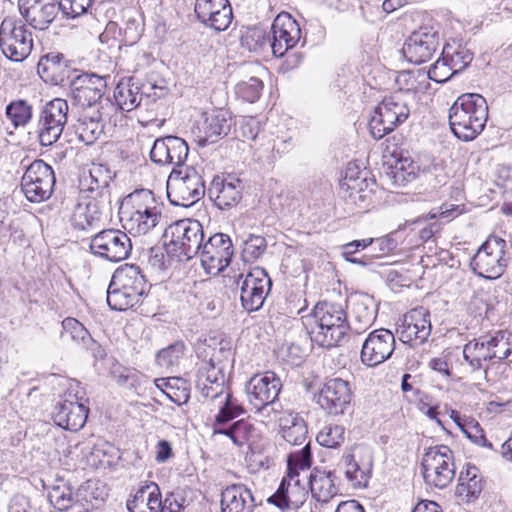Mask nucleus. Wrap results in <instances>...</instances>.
Listing matches in <instances>:
<instances>
[{"mask_svg": "<svg viewBox=\"0 0 512 512\" xmlns=\"http://www.w3.org/2000/svg\"><path fill=\"white\" fill-rule=\"evenodd\" d=\"M487 120L486 99L477 93L462 94L449 109L451 131L465 142L474 140L484 130Z\"/></svg>", "mask_w": 512, "mask_h": 512, "instance_id": "f257e3e1", "label": "nucleus"}, {"mask_svg": "<svg viewBox=\"0 0 512 512\" xmlns=\"http://www.w3.org/2000/svg\"><path fill=\"white\" fill-rule=\"evenodd\" d=\"M512 352L510 334L497 331L468 341L463 347V359L471 372L482 370L488 381L490 366L501 363Z\"/></svg>", "mask_w": 512, "mask_h": 512, "instance_id": "f03ea898", "label": "nucleus"}, {"mask_svg": "<svg viewBox=\"0 0 512 512\" xmlns=\"http://www.w3.org/2000/svg\"><path fill=\"white\" fill-rule=\"evenodd\" d=\"M131 209L123 213L124 228L137 235H145L162 220V204L147 189L136 190L128 196Z\"/></svg>", "mask_w": 512, "mask_h": 512, "instance_id": "7ed1b4c3", "label": "nucleus"}, {"mask_svg": "<svg viewBox=\"0 0 512 512\" xmlns=\"http://www.w3.org/2000/svg\"><path fill=\"white\" fill-rule=\"evenodd\" d=\"M167 253L179 261L190 260L198 255L204 242L202 224L194 219H182L169 225L164 233Z\"/></svg>", "mask_w": 512, "mask_h": 512, "instance_id": "20e7f679", "label": "nucleus"}, {"mask_svg": "<svg viewBox=\"0 0 512 512\" xmlns=\"http://www.w3.org/2000/svg\"><path fill=\"white\" fill-rule=\"evenodd\" d=\"M206 192L202 174L195 167L173 168L167 180V197L174 206L189 207Z\"/></svg>", "mask_w": 512, "mask_h": 512, "instance_id": "39448f33", "label": "nucleus"}, {"mask_svg": "<svg viewBox=\"0 0 512 512\" xmlns=\"http://www.w3.org/2000/svg\"><path fill=\"white\" fill-rule=\"evenodd\" d=\"M0 50L10 61L20 63L28 58L33 50V34L26 23L8 15L0 23Z\"/></svg>", "mask_w": 512, "mask_h": 512, "instance_id": "423d86ee", "label": "nucleus"}, {"mask_svg": "<svg viewBox=\"0 0 512 512\" xmlns=\"http://www.w3.org/2000/svg\"><path fill=\"white\" fill-rule=\"evenodd\" d=\"M410 114L407 101L400 93L385 97L374 109L369 129L374 139H381L407 120Z\"/></svg>", "mask_w": 512, "mask_h": 512, "instance_id": "0eeeda50", "label": "nucleus"}, {"mask_svg": "<svg viewBox=\"0 0 512 512\" xmlns=\"http://www.w3.org/2000/svg\"><path fill=\"white\" fill-rule=\"evenodd\" d=\"M505 247L504 239L497 236L488 237L472 258L471 267L474 272L487 279L499 278L507 266Z\"/></svg>", "mask_w": 512, "mask_h": 512, "instance_id": "6e6552de", "label": "nucleus"}, {"mask_svg": "<svg viewBox=\"0 0 512 512\" xmlns=\"http://www.w3.org/2000/svg\"><path fill=\"white\" fill-rule=\"evenodd\" d=\"M121 115L115 105L105 99L93 115H83L74 124V131L78 139L86 145L93 144L107 127H115Z\"/></svg>", "mask_w": 512, "mask_h": 512, "instance_id": "1a4fd4ad", "label": "nucleus"}, {"mask_svg": "<svg viewBox=\"0 0 512 512\" xmlns=\"http://www.w3.org/2000/svg\"><path fill=\"white\" fill-rule=\"evenodd\" d=\"M91 252L107 261L120 262L127 259L132 251L129 236L119 229H104L91 237Z\"/></svg>", "mask_w": 512, "mask_h": 512, "instance_id": "9d476101", "label": "nucleus"}, {"mask_svg": "<svg viewBox=\"0 0 512 512\" xmlns=\"http://www.w3.org/2000/svg\"><path fill=\"white\" fill-rule=\"evenodd\" d=\"M55 185L54 171L43 160H34L22 177L21 187L30 202L48 199Z\"/></svg>", "mask_w": 512, "mask_h": 512, "instance_id": "9b49d317", "label": "nucleus"}, {"mask_svg": "<svg viewBox=\"0 0 512 512\" xmlns=\"http://www.w3.org/2000/svg\"><path fill=\"white\" fill-rule=\"evenodd\" d=\"M66 100L55 98L43 107L38 120V137L42 146L54 144L62 135L68 120Z\"/></svg>", "mask_w": 512, "mask_h": 512, "instance_id": "f8f14e48", "label": "nucleus"}, {"mask_svg": "<svg viewBox=\"0 0 512 512\" xmlns=\"http://www.w3.org/2000/svg\"><path fill=\"white\" fill-rule=\"evenodd\" d=\"M241 305L247 312L262 308L271 289L272 281L262 268H255L245 276L239 275Z\"/></svg>", "mask_w": 512, "mask_h": 512, "instance_id": "ddd939ff", "label": "nucleus"}, {"mask_svg": "<svg viewBox=\"0 0 512 512\" xmlns=\"http://www.w3.org/2000/svg\"><path fill=\"white\" fill-rule=\"evenodd\" d=\"M198 255L205 272L216 276L229 265L233 256V245L228 235L216 233L203 242Z\"/></svg>", "mask_w": 512, "mask_h": 512, "instance_id": "4468645a", "label": "nucleus"}, {"mask_svg": "<svg viewBox=\"0 0 512 512\" xmlns=\"http://www.w3.org/2000/svg\"><path fill=\"white\" fill-rule=\"evenodd\" d=\"M106 78L88 72L77 75L70 83L72 104L80 108L105 104V101L102 102V98L107 88Z\"/></svg>", "mask_w": 512, "mask_h": 512, "instance_id": "2eb2a0df", "label": "nucleus"}, {"mask_svg": "<svg viewBox=\"0 0 512 512\" xmlns=\"http://www.w3.org/2000/svg\"><path fill=\"white\" fill-rule=\"evenodd\" d=\"M439 44L438 31L433 27L421 26L406 39L402 52L410 63L421 64L432 58Z\"/></svg>", "mask_w": 512, "mask_h": 512, "instance_id": "dca6fc26", "label": "nucleus"}, {"mask_svg": "<svg viewBox=\"0 0 512 512\" xmlns=\"http://www.w3.org/2000/svg\"><path fill=\"white\" fill-rule=\"evenodd\" d=\"M282 388L280 378L272 371L254 375L246 385L249 402L257 411L274 404Z\"/></svg>", "mask_w": 512, "mask_h": 512, "instance_id": "f3484780", "label": "nucleus"}, {"mask_svg": "<svg viewBox=\"0 0 512 512\" xmlns=\"http://www.w3.org/2000/svg\"><path fill=\"white\" fill-rule=\"evenodd\" d=\"M272 39L270 48L275 57H283L293 49L301 39V29L298 22L286 12L278 14L271 26Z\"/></svg>", "mask_w": 512, "mask_h": 512, "instance_id": "a211bd4d", "label": "nucleus"}, {"mask_svg": "<svg viewBox=\"0 0 512 512\" xmlns=\"http://www.w3.org/2000/svg\"><path fill=\"white\" fill-rule=\"evenodd\" d=\"M431 331L430 312L423 307L407 312L396 330L399 340L412 347L423 344Z\"/></svg>", "mask_w": 512, "mask_h": 512, "instance_id": "6ab92c4d", "label": "nucleus"}, {"mask_svg": "<svg viewBox=\"0 0 512 512\" xmlns=\"http://www.w3.org/2000/svg\"><path fill=\"white\" fill-rule=\"evenodd\" d=\"M395 346V336L391 331L384 328L376 329L368 335L362 345L361 361L368 367H375L392 356Z\"/></svg>", "mask_w": 512, "mask_h": 512, "instance_id": "aec40b11", "label": "nucleus"}, {"mask_svg": "<svg viewBox=\"0 0 512 512\" xmlns=\"http://www.w3.org/2000/svg\"><path fill=\"white\" fill-rule=\"evenodd\" d=\"M194 12L201 24L217 32L225 31L233 19L229 0H196Z\"/></svg>", "mask_w": 512, "mask_h": 512, "instance_id": "412c9836", "label": "nucleus"}, {"mask_svg": "<svg viewBox=\"0 0 512 512\" xmlns=\"http://www.w3.org/2000/svg\"><path fill=\"white\" fill-rule=\"evenodd\" d=\"M352 398L350 383L342 378H331L323 384L317 402L331 415H340L349 407Z\"/></svg>", "mask_w": 512, "mask_h": 512, "instance_id": "4be33fe9", "label": "nucleus"}, {"mask_svg": "<svg viewBox=\"0 0 512 512\" xmlns=\"http://www.w3.org/2000/svg\"><path fill=\"white\" fill-rule=\"evenodd\" d=\"M21 16L36 30H47L57 18L60 7L58 0H19Z\"/></svg>", "mask_w": 512, "mask_h": 512, "instance_id": "5701e85b", "label": "nucleus"}, {"mask_svg": "<svg viewBox=\"0 0 512 512\" xmlns=\"http://www.w3.org/2000/svg\"><path fill=\"white\" fill-rule=\"evenodd\" d=\"M189 153L186 141L177 136L158 138L150 151L151 160L158 165H174V168H182Z\"/></svg>", "mask_w": 512, "mask_h": 512, "instance_id": "b1692460", "label": "nucleus"}, {"mask_svg": "<svg viewBox=\"0 0 512 512\" xmlns=\"http://www.w3.org/2000/svg\"><path fill=\"white\" fill-rule=\"evenodd\" d=\"M195 383L201 396L210 402L223 396L228 389L222 368L216 365L213 357L199 366Z\"/></svg>", "mask_w": 512, "mask_h": 512, "instance_id": "393cba45", "label": "nucleus"}, {"mask_svg": "<svg viewBox=\"0 0 512 512\" xmlns=\"http://www.w3.org/2000/svg\"><path fill=\"white\" fill-rule=\"evenodd\" d=\"M243 184L236 177L228 176L213 178L209 188V198L221 210L230 209L236 206L242 199Z\"/></svg>", "mask_w": 512, "mask_h": 512, "instance_id": "a878e982", "label": "nucleus"}, {"mask_svg": "<svg viewBox=\"0 0 512 512\" xmlns=\"http://www.w3.org/2000/svg\"><path fill=\"white\" fill-rule=\"evenodd\" d=\"M369 175L368 170H361L357 164L348 163L340 188L349 193V198L354 203H357V200L365 202L375 186V180Z\"/></svg>", "mask_w": 512, "mask_h": 512, "instance_id": "bb28decb", "label": "nucleus"}, {"mask_svg": "<svg viewBox=\"0 0 512 512\" xmlns=\"http://www.w3.org/2000/svg\"><path fill=\"white\" fill-rule=\"evenodd\" d=\"M232 125V118L227 110L215 109L202 114V121L198 129L201 133L199 144L204 146L215 143L228 135Z\"/></svg>", "mask_w": 512, "mask_h": 512, "instance_id": "cd10ccee", "label": "nucleus"}, {"mask_svg": "<svg viewBox=\"0 0 512 512\" xmlns=\"http://www.w3.org/2000/svg\"><path fill=\"white\" fill-rule=\"evenodd\" d=\"M105 203V199L81 194L71 216L73 227L83 231L96 227L101 222Z\"/></svg>", "mask_w": 512, "mask_h": 512, "instance_id": "c85d7f7f", "label": "nucleus"}, {"mask_svg": "<svg viewBox=\"0 0 512 512\" xmlns=\"http://www.w3.org/2000/svg\"><path fill=\"white\" fill-rule=\"evenodd\" d=\"M89 409L84 402L64 399L55 405L52 413L54 423L66 430L78 431L87 420Z\"/></svg>", "mask_w": 512, "mask_h": 512, "instance_id": "c756f323", "label": "nucleus"}, {"mask_svg": "<svg viewBox=\"0 0 512 512\" xmlns=\"http://www.w3.org/2000/svg\"><path fill=\"white\" fill-rule=\"evenodd\" d=\"M342 464L349 480L368 479L373 469L372 451L367 446H355L351 453L343 456Z\"/></svg>", "mask_w": 512, "mask_h": 512, "instance_id": "7c9ffc66", "label": "nucleus"}, {"mask_svg": "<svg viewBox=\"0 0 512 512\" xmlns=\"http://www.w3.org/2000/svg\"><path fill=\"white\" fill-rule=\"evenodd\" d=\"M112 178L113 174L106 165L92 163L88 174H84L80 180V194L106 200Z\"/></svg>", "mask_w": 512, "mask_h": 512, "instance_id": "2f4dec72", "label": "nucleus"}, {"mask_svg": "<svg viewBox=\"0 0 512 512\" xmlns=\"http://www.w3.org/2000/svg\"><path fill=\"white\" fill-rule=\"evenodd\" d=\"M254 502L250 489L233 483L221 493V512H250Z\"/></svg>", "mask_w": 512, "mask_h": 512, "instance_id": "473e14b6", "label": "nucleus"}, {"mask_svg": "<svg viewBox=\"0 0 512 512\" xmlns=\"http://www.w3.org/2000/svg\"><path fill=\"white\" fill-rule=\"evenodd\" d=\"M37 71L45 82L58 85L68 78L69 66L63 54L50 52L41 57Z\"/></svg>", "mask_w": 512, "mask_h": 512, "instance_id": "72a5a7b5", "label": "nucleus"}, {"mask_svg": "<svg viewBox=\"0 0 512 512\" xmlns=\"http://www.w3.org/2000/svg\"><path fill=\"white\" fill-rule=\"evenodd\" d=\"M211 402L218 408V413L212 423L213 432L228 427L229 422L245 413L243 405L231 394L229 388L223 393V396L215 398Z\"/></svg>", "mask_w": 512, "mask_h": 512, "instance_id": "f704fd0d", "label": "nucleus"}, {"mask_svg": "<svg viewBox=\"0 0 512 512\" xmlns=\"http://www.w3.org/2000/svg\"><path fill=\"white\" fill-rule=\"evenodd\" d=\"M117 110L132 111L137 108L143 98L142 86L140 87L133 77L122 79L116 86L114 92ZM121 116L122 114L117 111Z\"/></svg>", "mask_w": 512, "mask_h": 512, "instance_id": "c9c22d12", "label": "nucleus"}, {"mask_svg": "<svg viewBox=\"0 0 512 512\" xmlns=\"http://www.w3.org/2000/svg\"><path fill=\"white\" fill-rule=\"evenodd\" d=\"M214 435L227 436L236 446L241 447L247 444L250 449L260 438L258 429L244 419L238 420L222 430H214Z\"/></svg>", "mask_w": 512, "mask_h": 512, "instance_id": "e433bc0d", "label": "nucleus"}, {"mask_svg": "<svg viewBox=\"0 0 512 512\" xmlns=\"http://www.w3.org/2000/svg\"><path fill=\"white\" fill-rule=\"evenodd\" d=\"M284 440L292 445H302L307 438V426L298 413L285 411L279 418Z\"/></svg>", "mask_w": 512, "mask_h": 512, "instance_id": "4c0bfd02", "label": "nucleus"}, {"mask_svg": "<svg viewBox=\"0 0 512 512\" xmlns=\"http://www.w3.org/2000/svg\"><path fill=\"white\" fill-rule=\"evenodd\" d=\"M350 326L334 325L328 323H315L310 331L312 342L323 348H333L345 338Z\"/></svg>", "mask_w": 512, "mask_h": 512, "instance_id": "58836bf2", "label": "nucleus"}, {"mask_svg": "<svg viewBox=\"0 0 512 512\" xmlns=\"http://www.w3.org/2000/svg\"><path fill=\"white\" fill-rule=\"evenodd\" d=\"M76 484V502L99 506L109 494V488L105 482H74Z\"/></svg>", "mask_w": 512, "mask_h": 512, "instance_id": "ea45409f", "label": "nucleus"}, {"mask_svg": "<svg viewBox=\"0 0 512 512\" xmlns=\"http://www.w3.org/2000/svg\"><path fill=\"white\" fill-rule=\"evenodd\" d=\"M313 316L315 323L350 326L345 308L339 303L320 302L315 306Z\"/></svg>", "mask_w": 512, "mask_h": 512, "instance_id": "a19ab883", "label": "nucleus"}, {"mask_svg": "<svg viewBox=\"0 0 512 512\" xmlns=\"http://www.w3.org/2000/svg\"><path fill=\"white\" fill-rule=\"evenodd\" d=\"M448 447L440 446L430 448L422 459V475L425 480L429 478H439V465H445V461L449 458L447 453Z\"/></svg>", "mask_w": 512, "mask_h": 512, "instance_id": "79ce46f5", "label": "nucleus"}, {"mask_svg": "<svg viewBox=\"0 0 512 512\" xmlns=\"http://www.w3.org/2000/svg\"><path fill=\"white\" fill-rule=\"evenodd\" d=\"M444 60L449 62L455 74L466 69L473 60V53L462 45L447 44L442 50Z\"/></svg>", "mask_w": 512, "mask_h": 512, "instance_id": "37998d69", "label": "nucleus"}, {"mask_svg": "<svg viewBox=\"0 0 512 512\" xmlns=\"http://www.w3.org/2000/svg\"><path fill=\"white\" fill-rule=\"evenodd\" d=\"M118 282H122L124 285L131 286L132 288L141 292H146L148 283L145 276L142 274L141 269L137 265H128L117 269L113 276Z\"/></svg>", "mask_w": 512, "mask_h": 512, "instance_id": "c03bdc74", "label": "nucleus"}, {"mask_svg": "<svg viewBox=\"0 0 512 512\" xmlns=\"http://www.w3.org/2000/svg\"><path fill=\"white\" fill-rule=\"evenodd\" d=\"M76 484L74 482H62L59 485L51 486L49 491V499L51 503L60 510L68 509L76 502L75 497Z\"/></svg>", "mask_w": 512, "mask_h": 512, "instance_id": "a18cd8bd", "label": "nucleus"}, {"mask_svg": "<svg viewBox=\"0 0 512 512\" xmlns=\"http://www.w3.org/2000/svg\"><path fill=\"white\" fill-rule=\"evenodd\" d=\"M353 320L350 330L360 334L364 332L374 321L375 314L364 300H356L352 307Z\"/></svg>", "mask_w": 512, "mask_h": 512, "instance_id": "49530a36", "label": "nucleus"}, {"mask_svg": "<svg viewBox=\"0 0 512 512\" xmlns=\"http://www.w3.org/2000/svg\"><path fill=\"white\" fill-rule=\"evenodd\" d=\"M311 464L310 443H307L301 450L291 452L287 456V476L291 479L297 477L300 471L308 470Z\"/></svg>", "mask_w": 512, "mask_h": 512, "instance_id": "de8ad7c7", "label": "nucleus"}, {"mask_svg": "<svg viewBox=\"0 0 512 512\" xmlns=\"http://www.w3.org/2000/svg\"><path fill=\"white\" fill-rule=\"evenodd\" d=\"M241 45L251 52H260L270 46V36L260 27H249L241 36Z\"/></svg>", "mask_w": 512, "mask_h": 512, "instance_id": "09e8293b", "label": "nucleus"}, {"mask_svg": "<svg viewBox=\"0 0 512 512\" xmlns=\"http://www.w3.org/2000/svg\"><path fill=\"white\" fill-rule=\"evenodd\" d=\"M418 166L410 158H401L396 161L392 178L397 186H405L416 179Z\"/></svg>", "mask_w": 512, "mask_h": 512, "instance_id": "8fccbe9b", "label": "nucleus"}, {"mask_svg": "<svg viewBox=\"0 0 512 512\" xmlns=\"http://www.w3.org/2000/svg\"><path fill=\"white\" fill-rule=\"evenodd\" d=\"M6 116L15 127L26 125L32 117V107L25 100H15L6 107Z\"/></svg>", "mask_w": 512, "mask_h": 512, "instance_id": "3c124183", "label": "nucleus"}, {"mask_svg": "<svg viewBox=\"0 0 512 512\" xmlns=\"http://www.w3.org/2000/svg\"><path fill=\"white\" fill-rule=\"evenodd\" d=\"M344 439L345 428L337 424L324 426L316 436L319 444L328 448H335L341 445Z\"/></svg>", "mask_w": 512, "mask_h": 512, "instance_id": "603ef678", "label": "nucleus"}, {"mask_svg": "<svg viewBox=\"0 0 512 512\" xmlns=\"http://www.w3.org/2000/svg\"><path fill=\"white\" fill-rule=\"evenodd\" d=\"M303 484L302 488L309 489L312 497L321 504L328 503L339 492L334 482H303Z\"/></svg>", "mask_w": 512, "mask_h": 512, "instance_id": "864d4df0", "label": "nucleus"}, {"mask_svg": "<svg viewBox=\"0 0 512 512\" xmlns=\"http://www.w3.org/2000/svg\"><path fill=\"white\" fill-rule=\"evenodd\" d=\"M62 337L70 338L71 340L86 344L87 340L91 337L88 330L75 318H66L62 321Z\"/></svg>", "mask_w": 512, "mask_h": 512, "instance_id": "5fc2aeb1", "label": "nucleus"}, {"mask_svg": "<svg viewBox=\"0 0 512 512\" xmlns=\"http://www.w3.org/2000/svg\"><path fill=\"white\" fill-rule=\"evenodd\" d=\"M107 303L113 310L123 311L137 305L120 287H112V281L107 289Z\"/></svg>", "mask_w": 512, "mask_h": 512, "instance_id": "6e6d98bb", "label": "nucleus"}, {"mask_svg": "<svg viewBox=\"0 0 512 512\" xmlns=\"http://www.w3.org/2000/svg\"><path fill=\"white\" fill-rule=\"evenodd\" d=\"M263 83L259 78L251 77L248 81H242L236 85V94L243 100L254 103L261 95Z\"/></svg>", "mask_w": 512, "mask_h": 512, "instance_id": "4d7b16f0", "label": "nucleus"}, {"mask_svg": "<svg viewBox=\"0 0 512 512\" xmlns=\"http://www.w3.org/2000/svg\"><path fill=\"white\" fill-rule=\"evenodd\" d=\"M184 353V344L176 342L167 348L160 350L156 356V362L160 367L170 368L178 364Z\"/></svg>", "mask_w": 512, "mask_h": 512, "instance_id": "13d9d810", "label": "nucleus"}, {"mask_svg": "<svg viewBox=\"0 0 512 512\" xmlns=\"http://www.w3.org/2000/svg\"><path fill=\"white\" fill-rule=\"evenodd\" d=\"M94 0H60V11L67 18H77L88 12Z\"/></svg>", "mask_w": 512, "mask_h": 512, "instance_id": "bf43d9fd", "label": "nucleus"}, {"mask_svg": "<svg viewBox=\"0 0 512 512\" xmlns=\"http://www.w3.org/2000/svg\"><path fill=\"white\" fill-rule=\"evenodd\" d=\"M427 74L429 79L437 83L446 82L453 75H456L449 65V62L444 60L443 54H441V57L430 67Z\"/></svg>", "mask_w": 512, "mask_h": 512, "instance_id": "052dcab7", "label": "nucleus"}, {"mask_svg": "<svg viewBox=\"0 0 512 512\" xmlns=\"http://www.w3.org/2000/svg\"><path fill=\"white\" fill-rule=\"evenodd\" d=\"M462 432L473 443L482 447L492 448V444L488 442V440L485 437L483 429L474 418L470 417L467 423H463Z\"/></svg>", "mask_w": 512, "mask_h": 512, "instance_id": "680f3d73", "label": "nucleus"}, {"mask_svg": "<svg viewBox=\"0 0 512 512\" xmlns=\"http://www.w3.org/2000/svg\"><path fill=\"white\" fill-rule=\"evenodd\" d=\"M482 490V482H458L455 494L460 501L471 502L479 497Z\"/></svg>", "mask_w": 512, "mask_h": 512, "instance_id": "e2e57ef3", "label": "nucleus"}, {"mask_svg": "<svg viewBox=\"0 0 512 512\" xmlns=\"http://www.w3.org/2000/svg\"><path fill=\"white\" fill-rule=\"evenodd\" d=\"M149 492V483L140 487L135 494L131 496V499L127 500L126 506L129 512H146L147 509H149V507H147Z\"/></svg>", "mask_w": 512, "mask_h": 512, "instance_id": "0e129e2a", "label": "nucleus"}, {"mask_svg": "<svg viewBox=\"0 0 512 512\" xmlns=\"http://www.w3.org/2000/svg\"><path fill=\"white\" fill-rule=\"evenodd\" d=\"M266 249V240L262 236L250 235L244 242V253L250 258L256 259Z\"/></svg>", "mask_w": 512, "mask_h": 512, "instance_id": "69168bd1", "label": "nucleus"}, {"mask_svg": "<svg viewBox=\"0 0 512 512\" xmlns=\"http://www.w3.org/2000/svg\"><path fill=\"white\" fill-rule=\"evenodd\" d=\"M150 492H149V500L147 503L146 512H166L164 507V501H162V495L159 486L156 482L149 483Z\"/></svg>", "mask_w": 512, "mask_h": 512, "instance_id": "338daca9", "label": "nucleus"}, {"mask_svg": "<svg viewBox=\"0 0 512 512\" xmlns=\"http://www.w3.org/2000/svg\"><path fill=\"white\" fill-rule=\"evenodd\" d=\"M187 502L183 495V491L177 490L168 493L164 500L166 512H180L186 506Z\"/></svg>", "mask_w": 512, "mask_h": 512, "instance_id": "774afa93", "label": "nucleus"}]
</instances>
